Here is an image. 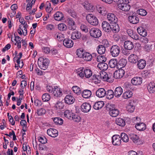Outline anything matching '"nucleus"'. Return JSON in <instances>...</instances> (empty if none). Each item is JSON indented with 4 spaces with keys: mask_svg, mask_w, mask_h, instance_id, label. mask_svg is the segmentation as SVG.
Masks as SVG:
<instances>
[{
    "mask_svg": "<svg viewBox=\"0 0 155 155\" xmlns=\"http://www.w3.org/2000/svg\"><path fill=\"white\" fill-rule=\"evenodd\" d=\"M98 77H100L99 78H101L103 81L110 82L112 81L113 75L110 73H107L106 72L103 71H100Z\"/></svg>",
    "mask_w": 155,
    "mask_h": 155,
    "instance_id": "f257e3e1",
    "label": "nucleus"
},
{
    "mask_svg": "<svg viewBox=\"0 0 155 155\" xmlns=\"http://www.w3.org/2000/svg\"><path fill=\"white\" fill-rule=\"evenodd\" d=\"M87 21L91 25L94 26L98 25V21L96 17L92 14H88L86 17Z\"/></svg>",
    "mask_w": 155,
    "mask_h": 155,
    "instance_id": "f03ea898",
    "label": "nucleus"
},
{
    "mask_svg": "<svg viewBox=\"0 0 155 155\" xmlns=\"http://www.w3.org/2000/svg\"><path fill=\"white\" fill-rule=\"evenodd\" d=\"M120 51V47L116 45H112L110 49V53L113 57H117Z\"/></svg>",
    "mask_w": 155,
    "mask_h": 155,
    "instance_id": "7ed1b4c3",
    "label": "nucleus"
},
{
    "mask_svg": "<svg viewBox=\"0 0 155 155\" xmlns=\"http://www.w3.org/2000/svg\"><path fill=\"white\" fill-rule=\"evenodd\" d=\"M39 68L41 69L45 70L48 67L49 63V60L46 58H39Z\"/></svg>",
    "mask_w": 155,
    "mask_h": 155,
    "instance_id": "20e7f679",
    "label": "nucleus"
},
{
    "mask_svg": "<svg viewBox=\"0 0 155 155\" xmlns=\"http://www.w3.org/2000/svg\"><path fill=\"white\" fill-rule=\"evenodd\" d=\"M90 35L92 37L97 38L101 35V32L100 30L97 28H93L90 30Z\"/></svg>",
    "mask_w": 155,
    "mask_h": 155,
    "instance_id": "39448f33",
    "label": "nucleus"
},
{
    "mask_svg": "<svg viewBox=\"0 0 155 155\" xmlns=\"http://www.w3.org/2000/svg\"><path fill=\"white\" fill-rule=\"evenodd\" d=\"M108 108L109 109V114L112 117H115L119 114V110L115 108L114 105H110Z\"/></svg>",
    "mask_w": 155,
    "mask_h": 155,
    "instance_id": "423d86ee",
    "label": "nucleus"
},
{
    "mask_svg": "<svg viewBox=\"0 0 155 155\" xmlns=\"http://www.w3.org/2000/svg\"><path fill=\"white\" fill-rule=\"evenodd\" d=\"M125 72L122 69H119L115 71L113 75V77L116 79H118L122 78Z\"/></svg>",
    "mask_w": 155,
    "mask_h": 155,
    "instance_id": "0eeeda50",
    "label": "nucleus"
},
{
    "mask_svg": "<svg viewBox=\"0 0 155 155\" xmlns=\"http://www.w3.org/2000/svg\"><path fill=\"white\" fill-rule=\"evenodd\" d=\"M136 14L134 13L132 14L131 15H130L128 17V20L130 23L136 24L139 22V18L137 17Z\"/></svg>",
    "mask_w": 155,
    "mask_h": 155,
    "instance_id": "6e6552de",
    "label": "nucleus"
},
{
    "mask_svg": "<svg viewBox=\"0 0 155 155\" xmlns=\"http://www.w3.org/2000/svg\"><path fill=\"white\" fill-rule=\"evenodd\" d=\"M112 144L115 146L119 145L121 143V138L118 135H113L112 138Z\"/></svg>",
    "mask_w": 155,
    "mask_h": 155,
    "instance_id": "1a4fd4ad",
    "label": "nucleus"
},
{
    "mask_svg": "<svg viewBox=\"0 0 155 155\" xmlns=\"http://www.w3.org/2000/svg\"><path fill=\"white\" fill-rule=\"evenodd\" d=\"M81 111L84 113L88 112L91 109V106L88 103H83L81 106Z\"/></svg>",
    "mask_w": 155,
    "mask_h": 155,
    "instance_id": "9d476101",
    "label": "nucleus"
},
{
    "mask_svg": "<svg viewBox=\"0 0 155 155\" xmlns=\"http://www.w3.org/2000/svg\"><path fill=\"white\" fill-rule=\"evenodd\" d=\"M52 94L57 97H60L63 94L62 90L57 86H54Z\"/></svg>",
    "mask_w": 155,
    "mask_h": 155,
    "instance_id": "9b49d317",
    "label": "nucleus"
},
{
    "mask_svg": "<svg viewBox=\"0 0 155 155\" xmlns=\"http://www.w3.org/2000/svg\"><path fill=\"white\" fill-rule=\"evenodd\" d=\"M84 8L87 11H91L94 8L93 5L87 0L81 3Z\"/></svg>",
    "mask_w": 155,
    "mask_h": 155,
    "instance_id": "f8f14e48",
    "label": "nucleus"
},
{
    "mask_svg": "<svg viewBox=\"0 0 155 155\" xmlns=\"http://www.w3.org/2000/svg\"><path fill=\"white\" fill-rule=\"evenodd\" d=\"M130 139L134 143L138 144L140 143V138L139 136L136 134L131 133L129 135Z\"/></svg>",
    "mask_w": 155,
    "mask_h": 155,
    "instance_id": "ddd939ff",
    "label": "nucleus"
},
{
    "mask_svg": "<svg viewBox=\"0 0 155 155\" xmlns=\"http://www.w3.org/2000/svg\"><path fill=\"white\" fill-rule=\"evenodd\" d=\"M47 134L49 136L55 137L58 136V130L54 128H50L47 130Z\"/></svg>",
    "mask_w": 155,
    "mask_h": 155,
    "instance_id": "4468645a",
    "label": "nucleus"
},
{
    "mask_svg": "<svg viewBox=\"0 0 155 155\" xmlns=\"http://www.w3.org/2000/svg\"><path fill=\"white\" fill-rule=\"evenodd\" d=\"M119 8L123 11L128 12L130 8V5L127 3H122L118 5Z\"/></svg>",
    "mask_w": 155,
    "mask_h": 155,
    "instance_id": "2eb2a0df",
    "label": "nucleus"
},
{
    "mask_svg": "<svg viewBox=\"0 0 155 155\" xmlns=\"http://www.w3.org/2000/svg\"><path fill=\"white\" fill-rule=\"evenodd\" d=\"M64 45L67 48H71L73 45L72 41L70 38H66L63 41Z\"/></svg>",
    "mask_w": 155,
    "mask_h": 155,
    "instance_id": "dca6fc26",
    "label": "nucleus"
},
{
    "mask_svg": "<svg viewBox=\"0 0 155 155\" xmlns=\"http://www.w3.org/2000/svg\"><path fill=\"white\" fill-rule=\"evenodd\" d=\"M142 82V78L140 77H135L133 78L131 80V83L134 85H139L141 84Z\"/></svg>",
    "mask_w": 155,
    "mask_h": 155,
    "instance_id": "f3484780",
    "label": "nucleus"
},
{
    "mask_svg": "<svg viewBox=\"0 0 155 155\" xmlns=\"http://www.w3.org/2000/svg\"><path fill=\"white\" fill-rule=\"evenodd\" d=\"M102 27L103 30L105 32H109L111 31V28L109 23L106 21H104L102 23Z\"/></svg>",
    "mask_w": 155,
    "mask_h": 155,
    "instance_id": "a211bd4d",
    "label": "nucleus"
},
{
    "mask_svg": "<svg viewBox=\"0 0 155 155\" xmlns=\"http://www.w3.org/2000/svg\"><path fill=\"white\" fill-rule=\"evenodd\" d=\"M64 101L67 104H71L74 103L75 99L72 95H68L65 96L64 99Z\"/></svg>",
    "mask_w": 155,
    "mask_h": 155,
    "instance_id": "6ab92c4d",
    "label": "nucleus"
},
{
    "mask_svg": "<svg viewBox=\"0 0 155 155\" xmlns=\"http://www.w3.org/2000/svg\"><path fill=\"white\" fill-rule=\"evenodd\" d=\"M96 96L99 98H102L106 95V91L103 88H100L96 92Z\"/></svg>",
    "mask_w": 155,
    "mask_h": 155,
    "instance_id": "aec40b11",
    "label": "nucleus"
},
{
    "mask_svg": "<svg viewBox=\"0 0 155 155\" xmlns=\"http://www.w3.org/2000/svg\"><path fill=\"white\" fill-rule=\"evenodd\" d=\"M108 20L110 22L113 23L117 22V18L115 15L112 13H109L107 15Z\"/></svg>",
    "mask_w": 155,
    "mask_h": 155,
    "instance_id": "412c9836",
    "label": "nucleus"
},
{
    "mask_svg": "<svg viewBox=\"0 0 155 155\" xmlns=\"http://www.w3.org/2000/svg\"><path fill=\"white\" fill-rule=\"evenodd\" d=\"M124 46L126 50H130L132 49L134 47L133 43L130 41H126L124 42Z\"/></svg>",
    "mask_w": 155,
    "mask_h": 155,
    "instance_id": "4be33fe9",
    "label": "nucleus"
},
{
    "mask_svg": "<svg viewBox=\"0 0 155 155\" xmlns=\"http://www.w3.org/2000/svg\"><path fill=\"white\" fill-rule=\"evenodd\" d=\"M68 26L70 30H74L76 29V26L75 24V22L71 18H68Z\"/></svg>",
    "mask_w": 155,
    "mask_h": 155,
    "instance_id": "5701e85b",
    "label": "nucleus"
},
{
    "mask_svg": "<svg viewBox=\"0 0 155 155\" xmlns=\"http://www.w3.org/2000/svg\"><path fill=\"white\" fill-rule=\"evenodd\" d=\"M137 62V67L139 69H143L146 66V62L144 60L141 59Z\"/></svg>",
    "mask_w": 155,
    "mask_h": 155,
    "instance_id": "b1692460",
    "label": "nucleus"
},
{
    "mask_svg": "<svg viewBox=\"0 0 155 155\" xmlns=\"http://www.w3.org/2000/svg\"><path fill=\"white\" fill-rule=\"evenodd\" d=\"M109 66L111 68H114L116 67L118 68L117 60L116 59H112L110 60L108 62Z\"/></svg>",
    "mask_w": 155,
    "mask_h": 155,
    "instance_id": "393cba45",
    "label": "nucleus"
},
{
    "mask_svg": "<svg viewBox=\"0 0 155 155\" xmlns=\"http://www.w3.org/2000/svg\"><path fill=\"white\" fill-rule=\"evenodd\" d=\"M123 92L122 88L120 87H117L114 92V96L116 98L119 97Z\"/></svg>",
    "mask_w": 155,
    "mask_h": 155,
    "instance_id": "a878e982",
    "label": "nucleus"
},
{
    "mask_svg": "<svg viewBox=\"0 0 155 155\" xmlns=\"http://www.w3.org/2000/svg\"><path fill=\"white\" fill-rule=\"evenodd\" d=\"M97 11L102 15H105L107 12L106 8L103 6L97 5L96 6Z\"/></svg>",
    "mask_w": 155,
    "mask_h": 155,
    "instance_id": "bb28decb",
    "label": "nucleus"
},
{
    "mask_svg": "<svg viewBox=\"0 0 155 155\" xmlns=\"http://www.w3.org/2000/svg\"><path fill=\"white\" fill-rule=\"evenodd\" d=\"M54 19L57 21H61L64 18V15L61 12L58 11L53 15Z\"/></svg>",
    "mask_w": 155,
    "mask_h": 155,
    "instance_id": "cd10ccee",
    "label": "nucleus"
},
{
    "mask_svg": "<svg viewBox=\"0 0 155 155\" xmlns=\"http://www.w3.org/2000/svg\"><path fill=\"white\" fill-rule=\"evenodd\" d=\"M127 110L130 112H133L135 109V103L134 101H130L127 107Z\"/></svg>",
    "mask_w": 155,
    "mask_h": 155,
    "instance_id": "c85d7f7f",
    "label": "nucleus"
},
{
    "mask_svg": "<svg viewBox=\"0 0 155 155\" xmlns=\"http://www.w3.org/2000/svg\"><path fill=\"white\" fill-rule=\"evenodd\" d=\"M81 35L80 32L78 31H75L72 33L71 37L73 40L78 39L81 38Z\"/></svg>",
    "mask_w": 155,
    "mask_h": 155,
    "instance_id": "c756f323",
    "label": "nucleus"
},
{
    "mask_svg": "<svg viewBox=\"0 0 155 155\" xmlns=\"http://www.w3.org/2000/svg\"><path fill=\"white\" fill-rule=\"evenodd\" d=\"M137 30L138 33L143 37H145L147 35V32L146 30L142 27H138Z\"/></svg>",
    "mask_w": 155,
    "mask_h": 155,
    "instance_id": "7c9ffc66",
    "label": "nucleus"
},
{
    "mask_svg": "<svg viewBox=\"0 0 155 155\" xmlns=\"http://www.w3.org/2000/svg\"><path fill=\"white\" fill-rule=\"evenodd\" d=\"M128 60L130 63L135 64L138 61V57L136 55L132 54L129 57Z\"/></svg>",
    "mask_w": 155,
    "mask_h": 155,
    "instance_id": "2f4dec72",
    "label": "nucleus"
},
{
    "mask_svg": "<svg viewBox=\"0 0 155 155\" xmlns=\"http://www.w3.org/2000/svg\"><path fill=\"white\" fill-rule=\"evenodd\" d=\"M104 105L103 101H99L95 103L93 106L94 108L96 110H99L101 109Z\"/></svg>",
    "mask_w": 155,
    "mask_h": 155,
    "instance_id": "473e14b6",
    "label": "nucleus"
},
{
    "mask_svg": "<svg viewBox=\"0 0 155 155\" xmlns=\"http://www.w3.org/2000/svg\"><path fill=\"white\" fill-rule=\"evenodd\" d=\"M127 63V60L124 58L121 59L118 63V68L122 69L126 65Z\"/></svg>",
    "mask_w": 155,
    "mask_h": 155,
    "instance_id": "72a5a7b5",
    "label": "nucleus"
},
{
    "mask_svg": "<svg viewBox=\"0 0 155 155\" xmlns=\"http://www.w3.org/2000/svg\"><path fill=\"white\" fill-rule=\"evenodd\" d=\"M81 95L84 98H88L91 95V92L89 90H85L81 93Z\"/></svg>",
    "mask_w": 155,
    "mask_h": 155,
    "instance_id": "f704fd0d",
    "label": "nucleus"
},
{
    "mask_svg": "<svg viewBox=\"0 0 155 155\" xmlns=\"http://www.w3.org/2000/svg\"><path fill=\"white\" fill-rule=\"evenodd\" d=\"M135 127L137 130L140 131L144 130L146 128L145 124L143 123H139L137 124Z\"/></svg>",
    "mask_w": 155,
    "mask_h": 155,
    "instance_id": "c9c22d12",
    "label": "nucleus"
},
{
    "mask_svg": "<svg viewBox=\"0 0 155 155\" xmlns=\"http://www.w3.org/2000/svg\"><path fill=\"white\" fill-rule=\"evenodd\" d=\"M82 58L85 61H89L92 60V56L89 53L84 52V54H83Z\"/></svg>",
    "mask_w": 155,
    "mask_h": 155,
    "instance_id": "e433bc0d",
    "label": "nucleus"
},
{
    "mask_svg": "<svg viewBox=\"0 0 155 155\" xmlns=\"http://www.w3.org/2000/svg\"><path fill=\"white\" fill-rule=\"evenodd\" d=\"M97 67L101 70H106L108 68V64L105 62L99 63Z\"/></svg>",
    "mask_w": 155,
    "mask_h": 155,
    "instance_id": "4c0bfd02",
    "label": "nucleus"
},
{
    "mask_svg": "<svg viewBox=\"0 0 155 155\" xmlns=\"http://www.w3.org/2000/svg\"><path fill=\"white\" fill-rule=\"evenodd\" d=\"M115 123L117 125L121 127H124L125 124V122L124 120L120 118H116Z\"/></svg>",
    "mask_w": 155,
    "mask_h": 155,
    "instance_id": "58836bf2",
    "label": "nucleus"
},
{
    "mask_svg": "<svg viewBox=\"0 0 155 155\" xmlns=\"http://www.w3.org/2000/svg\"><path fill=\"white\" fill-rule=\"evenodd\" d=\"M106 48L103 45H100L97 47V50L98 53L100 54H104L106 51Z\"/></svg>",
    "mask_w": 155,
    "mask_h": 155,
    "instance_id": "ea45409f",
    "label": "nucleus"
},
{
    "mask_svg": "<svg viewBox=\"0 0 155 155\" xmlns=\"http://www.w3.org/2000/svg\"><path fill=\"white\" fill-rule=\"evenodd\" d=\"M106 95L107 99H111L114 96V92L112 90H109L106 92Z\"/></svg>",
    "mask_w": 155,
    "mask_h": 155,
    "instance_id": "a19ab883",
    "label": "nucleus"
},
{
    "mask_svg": "<svg viewBox=\"0 0 155 155\" xmlns=\"http://www.w3.org/2000/svg\"><path fill=\"white\" fill-rule=\"evenodd\" d=\"M112 26H111V30L114 33H117L120 30V28L119 26L116 22L113 23Z\"/></svg>",
    "mask_w": 155,
    "mask_h": 155,
    "instance_id": "79ce46f5",
    "label": "nucleus"
},
{
    "mask_svg": "<svg viewBox=\"0 0 155 155\" xmlns=\"http://www.w3.org/2000/svg\"><path fill=\"white\" fill-rule=\"evenodd\" d=\"M147 89L150 93L154 92L155 91V84L153 82L150 83L147 87Z\"/></svg>",
    "mask_w": 155,
    "mask_h": 155,
    "instance_id": "37998d69",
    "label": "nucleus"
},
{
    "mask_svg": "<svg viewBox=\"0 0 155 155\" xmlns=\"http://www.w3.org/2000/svg\"><path fill=\"white\" fill-rule=\"evenodd\" d=\"M132 95V92L130 91H128L123 93L122 97L124 99H127L130 98Z\"/></svg>",
    "mask_w": 155,
    "mask_h": 155,
    "instance_id": "c03bdc74",
    "label": "nucleus"
},
{
    "mask_svg": "<svg viewBox=\"0 0 155 155\" xmlns=\"http://www.w3.org/2000/svg\"><path fill=\"white\" fill-rule=\"evenodd\" d=\"M84 74L85 77L86 78H90L92 76V72L90 69L84 68Z\"/></svg>",
    "mask_w": 155,
    "mask_h": 155,
    "instance_id": "a18cd8bd",
    "label": "nucleus"
},
{
    "mask_svg": "<svg viewBox=\"0 0 155 155\" xmlns=\"http://www.w3.org/2000/svg\"><path fill=\"white\" fill-rule=\"evenodd\" d=\"M84 67L80 68L77 70V74L80 77L83 78L85 76L84 73Z\"/></svg>",
    "mask_w": 155,
    "mask_h": 155,
    "instance_id": "49530a36",
    "label": "nucleus"
},
{
    "mask_svg": "<svg viewBox=\"0 0 155 155\" xmlns=\"http://www.w3.org/2000/svg\"><path fill=\"white\" fill-rule=\"evenodd\" d=\"M72 89L74 92L77 95H79L81 93V88L78 86H73L72 88Z\"/></svg>",
    "mask_w": 155,
    "mask_h": 155,
    "instance_id": "de8ad7c7",
    "label": "nucleus"
},
{
    "mask_svg": "<svg viewBox=\"0 0 155 155\" xmlns=\"http://www.w3.org/2000/svg\"><path fill=\"white\" fill-rule=\"evenodd\" d=\"M64 36L61 33L57 32L54 34V37L58 41H60L63 40Z\"/></svg>",
    "mask_w": 155,
    "mask_h": 155,
    "instance_id": "09e8293b",
    "label": "nucleus"
},
{
    "mask_svg": "<svg viewBox=\"0 0 155 155\" xmlns=\"http://www.w3.org/2000/svg\"><path fill=\"white\" fill-rule=\"evenodd\" d=\"M72 111L69 110H66L64 112V114L65 117L68 119H71L72 116V114H73Z\"/></svg>",
    "mask_w": 155,
    "mask_h": 155,
    "instance_id": "8fccbe9b",
    "label": "nucleus"
},
{
    "mask_svg": "<svg viewBox=\"0 0 155 155\" xmlns=\"http://www.w3.org/2000/svg\"><path fill=\"white\" fill-rule=\"evenodd\" d=\"M120 137L121 140L125 142H128L129 141V137L128 135L125 133H122L121 134Z\"/></svg>",
    "mask_w": 155,
    "mask_h": 155,
    "instance_id": "3c124183",
    "label": "nucleus"
},
{
    "mask_svg": "<svg viewBox=\"0 0 155 155\" xmlns=\"http://www.w3.org/2000/svg\"><path fill=\"white\" fill-rule=\"evenodd\" d=\"M74 121L79 122L81 120V117L77 114H75L74 113L72 114L71 118Z\"/></svg>",
    "mask_w": 155,
    "mask_h": 155,
    "instance_id": "603ef678",
    "label": "nucleus"
},
{
    "mask_svg": "<svg viewBox=\"0 0 155 155\" xmlns=\"http://www.w3.org/2000/svg\"><path fill=\"white\" fill-rule=\"evenodd\" d=\"M97 60L99 63H102L105 62L107 60V58L104 56L99 55L97 56Z\"/></svg>",
    "mask_w": 155,
    "mask_h": 155,
    "instance_id": "864d4df0",
    "label": "nucleus"
},
{
    "mask_svg": "<svg viewBox=\"0 0 155 155\" xmlns=\"http://www.w3.org/2000/svg\"><path fill=\"white\" fill-rule=\"evenodd\" d=\"M64 106V103L61 101H58L55 104V107L57 109H63Z\"/></svg>",
    "mask_w": 155,
    "mask_h": 155,
    "instance_id": "5fc2aeb1",
    "label": "nucleus"
},
{
    "mask_svg": "<svg viewBox=\"0 0 155 155\" xmlns=\"http://www.w3.org/2000/svg\"><path fill=\"white\" fill-rule=\"evenodd\" d=\"M84 50L82 49H79L77 50L76 54L77 56L80 58H82L83 54H84Z\"/></svg>",
    "mask_w": 155,
    "mask_h": 155,
    "instance_id": "6e6d98bb",
    "label": "nucleus"
},
{
    "mask_svg": "<svg viewBox=\"0 0 155 155\" xmlns=\"http://www.w3.org/2000/svg\"><path fill=\"white\" fill-rule=\"evenodd\" d=\"M54 122L56 124L61 125L63 123V120L60 117H55L53 119Z\"/></svg>",
    "mask_w": 155,
    "mask_h": 155,
    "instance_id": "4d7b16f0",
    "label": "nucleus"
},
{
    "mask_svg": "<svg viewBox=\"0 0 155 155\" xmlns=\"http://www.w3.org/2000/svg\"><path fill=\"white\" fill-rule=\"evenodd\" d=\"M67 28V26L64 23H60L58 25V28L60 31H65Z\"/></svg>",
    "mask_w": 155,
    "mask_h": 155,
    "instance_id": "13d9d810",
    "label": "nucleus"
},
{
    "mask_svg": "<svg viewBox=\"0 0 155 155\" xmlns=\"http://www.w3.org/2000/svg\"><path fill=\"white\" fill-rule=\"evenodd\" d=\"M50 98V95L48 93L44 94L42 96V100L44 102L48 101Z\"/></svg>",
    "mask_w": 155,
    "mask_h": 155,
    "instance_id": "bf43d9fd",
    "label": "nucleus"
},
{
    "mask_svg": "<svg viewBox=\"0 0 155 155\" xmlns=\"http://www.w3.org/2000/svg\"><path fill=\"white\" fill-rule=\"evenodd\" d=\"M46 10L48 13V17H51V13H53L54 12L52 8L50 6H48L46 8Z\"/></svg>",
    "mask_w": 155,
    "mask_h": 155,
    "instance_id": "052dcab7",
    "label": "nucleus"
},
{
    "mask_svg": "<svg viewBox=\"0 0 155 155\" xmlns=\"http://www.w3.org/2000/svg\"><path fill=\"white\" fill-rule=\"evenodd\" d=\"M137 12L140 15L143 16L146 15L147 14V11L143 9H139Z\"/></svg>",
    "mask_w": 155,
    "mask_h": 155,
    "instance_id": "680f3d73",
    "label": "nucleus"
},
{
    "mask_svg": "<svg viewBox=\"0 0 155 155\" xmlns=\"http://www.w3.org/2000/svg\"><path fill=\"white\" fill-rule=\"evenodd\" d=\"M67 12L70 15L74 18L76 17V13L73 9H68Z\"/></svg>",
    "mask_w": 155,
    "mask_h": 155,
    "instance_id": "e2e57ef3",
    "label": "nucleus"
},
{
    "mask_svg": "<svg viewBox=\"0 0 155 155\" xmlns=\"http://www.w3.org/2000/svg\"><path fill=\"white\" fill-rule=\"evenodd\" d=\"M54 86H51L50 85H47L46 88L47 91L49 93H52L53 91Z\"/></svg>",
    "mask_w": 155,
    "mask_h": 155,
    "instance_id": "0e129e2a",
    "label": "nucleus"
},
{
    "mask_svg": "<svg viewBox=\"0 0 155 155\" xmlns=\"http://www.w3.org/2000/svg\"><path fill=\"white\" fill-rule=\"evenodd\" d=\"M47 141V140L45 136L41 137H39V142L41 143L42 144L46 143Z\"/></svg>",
    "mask_w": 155,
    "mask_h": 155,
    "instance_id": "69168bd1",
    "label": "nucleus"
},
{
    "mask_svg": "<svg viewBox=\"0 0 155 155\" xmlns=\"http://www.w3.org/2000/svg\"><path fill=\"white\" fill-rule=\"evenodd\" d=\"M102 45L105 47L107 48L110 45L108 41L106 39H104L102 40Z\"/></svg>",
    "mask_w": 155,
    "mask_h": 155,
    "instance_id": "338daca9",
    "label": "nucleus"
},
{
    "mask_svg": "<svg viewBox=\"0 0 155 155\" xmlns=\"http://www.w3.org/2000/svg\"><path fill=\"white\" fill-rule=\"evenodd\" d=\"M80 28L82 31L85 32H87L88 31V28L86 25H81L80 26Z\"/></svg>",
    "mask_w": 155,
    "mask_h": 155,
    "instance_id": "774afa93",
    "label": "nucleus"
}]
</instances>
